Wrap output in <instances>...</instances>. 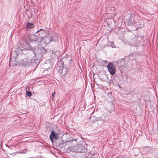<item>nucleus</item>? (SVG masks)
Instances as JSON below:
<instances>
[{
    "label": "nucleus",
    "instance_id": "obj_6",
    "mask_svg": "<svg viewBox=\"0 0 158 158\" xmlns=\"http://www.w3.org/2000/svg\"><path fill=\"white\" fill-rule=\"evenodd\" d=\"M33 24L30 23H27L26 25V27L27 29H30L33 27Z\"/></svg>",
    "mask_w": 158,
    "mask_h": 158
},
{
    "label": "nucleus",
    "instance_id": "obj_11",
    "mask_svg": "<svg viewBox=\"0 0 158 158\" xmlns=\"http://www.w3.org/2000/svg\"><path fill=\"white\" fill-rule=\"evenodd\" d=\"M40 30H39V31H37V32H39V31H40Z\"/></svg>",
    "mask_w": 158,
    "mask_h": 158
},
{
    "label": "nucleus",
    "instance_id": "obj_7",
    "mask_svg": "<svg viewBox=\"0 0 158 158\" xmlns=\"http://www.w3.org/2000/svg\"><path fill=\"white\" fill-rule=\"evenodd\" d=\"M110 44L109 45H110V46H111L112 48H116V47L113 42H110Z\"/></svg>",
    "mask_w": 158,
    "mask_h": 158
},
{
    "label": "nucleus",
    "instance_id": "obj_10",
    "mask_svg": "<svg viewBox=\"0 0 158 158\" xmlns=\"http://www.w3.org/2000/svg\"><path fill=\"white\" fill-rule=\"evenodd\" d=\"M55 94V92H54L53 93H52V98H53L54 97V94Z\"/></svg>",
    "mask_w": 158,
    "mask_h": 158
},
{
    "label": "nucleus",
    "instance_id": "obj_8",
    "mask_svg": "<svg viewBox=\"0 0 158 158\" xmlns=\"http://www.w3.org/2000/svg\"><path fill=\"white\" fill-rule=\"evenodd\" d=\"M27 94L29 97H31V92L27 91Z\"/></svg>",
    "mask_w": 158,
    "mask_h": 158
},
{
    "label": "nucleus",
    "instance_id": "obj_9",
    "mask_svg": "<svg viewBox=\"0 0 158 158\" xmlns=\"http://www.w3.org/2000/svg\"><path fill=\"white\" fill-rule=\"evenodd\" d=\"M97 120L98 121H102V123H104L105 122V121L104 120H101L99 118L97 119Z\"/></svg>",
    "mask_w": 158,
    "mask_h": 158
},
{
    "label": "nucleus",
    "instance_id": "obj_5",
    "mask_svg": "<svg viewBox=\"0 0 158 158\" xmlns=\"http://www.w3.org/2000/svg\"><path fill=\"white\" fill-rule=\"evenodd\" d=\"M31 61V60H26L24 61L23 62V65L26 66L29 65L31 64L32 62Z\"/></svg>",
    "mask_w": 158,
    "mask_h": 158
},
{
    "label": "nucleus",
    "instance_id": "obj_3",
    "mask_svg": "<svg viewBox=\"0 0 158 158\" xmlns=\"http://www.w3.org/2000/svg\"><path fill=\"white\" fill-rule=\"evenodd\" d=\"M58 136L57 134L54 132V131H52L50 136V139L52 142L53 143V139H56L58 138Z\"/></svg>",
    "mask_w": 158,
    "mask_h": 158
},
{
    "label": "nucleus",
    "instance_id": "obj_2",
    "mask_svg": "<svg viewBox=\"0 0 158 158\" xmlns=\"http://www.w3.org/2000/svg\"><path fill=\"white\" fill-rule=\"evenodd\" d=\"M50 37L48 36H46L44 37H42L40 38H38L37 40V41L38 42L41 43L42 42H45L46 43H49L51 40H50Z\"/></svg>",
    "mask_w": 158,
    "mask_h": 158
},
{
    "label": "nucleus",
    "instance_id": "obj_4",
    "mask_svg": "<svg viewBox=\"0 0 158 158\" xmlns=\"http://www.w3.org/2000/svg\"><path fill=\"white\" fill-rule=\"evenodd\" d=\"M126 19H127V23L128 24H131L133 23L132 22L133 19L131 17V15L128 14L126 16Z\"/></svg>",
    "mask_w": 158,
    "mask_h": 158
},
{
    "label": "nucleus",
    "instance_id": "obj_1",
    "mask_svg": "<svg viewBox=\"0 0 158 158\" xmlns=\"http://www.w3.org/2000/svg\"><path fill=\"white\" fill-rule=\"evenodd\" d=\"M110 73L112 75L114 74L116 72L115 66L111 63H109L107 66Z\"/></svg>",
    "mask_w": 158,
    "mask_h": 158
}]
</instances>
